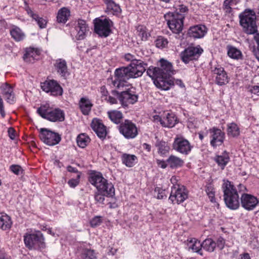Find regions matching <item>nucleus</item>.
Wrapping results in <instances>:
<instances>
[{
    "label": "nucleus",
    "mask_w": 259,
    "mask_h": 259,
    "mask_svg": "<svg viewBox=\"0 0 259 259\" xmlns=\"http://www.w3.org/2000/svg\"><path fill=\"white\" fill-rule=\"evenodd\" d=\"M159 67H149L147 70V75L153 80L154 84L158 88L167 91L173 84L170 77L174 74V70L171 63L161 59L159 61Z\"/></svg>",
    "instance_id": "1"
},
{
    "label": "nucleus",
    "mask_w": 259,
    "mask_h": 259,
    "mask_svg": "<svg viewBox=\"0 0 259 259\" xmlns=\"http://www.w3.org/2000/svg\"><path fill=\"white\" fill-rule=\"evenodd\" d=\"M224 199L226 206L231 210L239 208V196L236 187L230 181L224 180L222 185Z\"/></svg>",
    "instance_id": "2"
},
{
    "label": "nucleus",
    "mask_w": 259,
    "mask_h": 259,
    "mask_svg": "<svg viewBox=\"0 0 259 259\" xmlns=\"http://www.w3.org/2000/svg\"><path fill=\"white\" fill-rule=\"evenodd\" d=\"M239 22L244 32L248 34L257 33L256 15L252 10L246 9L239 15Z\"/></svg>",
    "instance_id": "3"
},
{
    "label": "nucleus",
    "mask_w": 259,
    "mask_h": 259,
    "mask_svg": "<svg viewBox=\"0 0 259 259\" xmlns=\"http://www.w3.org/2000/svg\"><path fill=\"white\" fill-rule=\"evenodd\" d=\"M89 181L99 192H105L107 194H114L115 190L113 184L109 183L101 173L92 174L90 176Z\"/></svg>",
    "instance_id": "4"
},
{
    "label": "nucleus",
    "mask_w": 259,
    "mask_h": 259,
    "mask_svg": "<svg viewBox=\"0 0 259 259\" xmlns=\"http://www.w3.org/2000/svg\"><path fill=\"white\" fill-rule=\"evenodd\" d=\"M164 17L169 28L174 33L178 34L183 30L185 18V16L183 14L167 12L164 15Z\"/></svg>",
    "instance_id": "5"
},
{
    "label": "nucleus",
    "mask_w": 259,
    "mask_h": 259,
    "mask_svg": "<svg viewBox=\"0 0 259 259\" xmlns=\"http://www.w3.org/2000/svg\"><path fill=\"white\" fill-rule=\"evenodd\" d=\"M24 241L26 246L30 249H39L45 247L44 238L39 231L26 234L24 236Z\"/></svg>",
    "instance_id": "6"
},
{
    "label": "nucleus",
    "mask_w": 259,
    "mask_h": 259,
    "mask_svg": "<svg viewBox=\"0 0 259 259\" xmlns=\"http://www.w3.org/2000/svg\"><path fill=\"white\" fill-rule=\"evenodd\" d=\"M37 113L44 118L53 122L62 121L65 118L64 113L58 108L52 110L46 106H41L37 109Z\"/></svg>",
    "instance_id": "7"
},
{
    "label": "nucleus",
    "mask_w": 259,
    "mask_h": 259,
    "mask_svg": "<svg viewBox=\"0 0 259 259\" xmlns=\"http://www.w3.org/2000/svg\"><path fill=\"white\" fill-rule=\"evenodd\" d=\"M125 90L118 94V98L122 106L127 107L137 102L138 96L135 89L129 85H125Z\"/></svg>",
    "instance_id": "8"
},
{
    "label": "nucleus",
    "mask_w": 259,
    "mask_h": 259,
    "mask_svg": "<svg viewBox=\"0 0 259 259\" xmlns=\"http://www.w3.org/2000/svg\"><path fill=\"white\" fill-rule=\"evenodd\" d=\"M153 119L155 122H160V124L166 127H172L177 123V118L172 112L163 111L158 115H155Z\"/></svg>",
    "instance_id": "9"
},
{
    "label": "nucleus",
    "mask_w": 259,
    "mask_h": 259,
    "mask_svg": "<svg viewBox=\"0 0 259 259\" xmlns=\"http://www.w3.org/2000/svg\"><path fill=\"white\" fill-rule=\"evenodd\" d=\"M188 198V192L183 185H175L171 187L169 199L173 204H180Z\"/></svg>",
    "instance_id": "10"
},
{
    "label": "nucleus",
    "mask_w": 259,
    "mask_h": 259,
    "mask_svg": "<svg viewBox=\"0 0 259 259\" xmlns=\"http://www.w3.org/2000/svg\"><path fill=\"white\" fill-rule=\"evenodd\" d=\"M211 71L216 84L223 85L229 82V77L224 68L220 65L216 64L211 68Z\"/></svg>",
    "instance_id": "11"
},
{
    "label": "nucleus",
    "mask_w": 259,
    "mask_h": 259,
    "mask_svg": "<svg viewBox=\"0 0 259 259\" xmlns=\"http://www.w3.org/2000/svg\"><path fill=\"white\" fill-rule=\"evenodd\" d=\"M112 22L110 19H96L95 20V31L100 36L107 37L110 33Z\"/></svg>",
    "instance_id": "12"
},
{
    "label": "nucleus",
    "mask_w": 259,
    "mask_h": 259,
    "mask_svg": "<svg viewBox=\"0 0 259 259\" xmlns=\"http://www.w3.org/2000/svg\"><path fill=\"white\" fill-rule=\"evenodd\" d=\"M203 51V49L199 46L195 47H190L181 53V58L183 62L187 64L191 61L197 59Z\"/></svg>",
    "instance_id": "13"
},
{
    "label": "nucleus",
    "mask_w": 259,
    "mask_h": 259,
    "mask_svg": "<svg viewBox=\"0 0 259 259\" xmlns=\"http://www.w3.org/2000/svg\"><path fill=\"white\" fill-rule=\"evenodd\" d=\"M172 147L176 151L185 155H188L192 148V146L187 139L178 135L175 138Z\"/></svg>",
    "instance_id": "14"
},
{
    "label": "nucleus",
    "mask_w": 259,
    "mask_h": 259,
    "mask_svg": "<svg viewBox=\"0 0 259 259\" xmlns=\"http://www.w3.org/2000/svg\"><path fill=\"white\" fill-rule=\"evenodd\" d=\"M89 31V28L86 22L83 20H78L74 29L71 31V35L73 39L77 40L84 39Z\"/></svg>",
    "instance_id": "15"
},
{
    "label": "nucleus",
    "mask_w": 259,
    "mask_h": 259,
    "mask_svg": "<svg viewBox=\"0 0 259 259\" xmlns=\"http://www.w3.org/2000/svg\"><path fill=\"white\" fill-rule=\"evenodd\" d=\"M39 137L45 144L49 146L55 145L61 140V137L58 134L46 128L40 130Z\"/></svg>",
    "instance_id": "16"
},
{
    "label": "nucleus",
    "mask_w": 259,
    "mask_h": 259,
    "mask_svg": "<svg viewBox=\"0 0 259 259\" xmlns=\"http://www.w3.org/2000/svg\"><path fill=\"white\" fill-rule=\"evenodd\" d=\"M119 131L124 137L127 139L135 138L138 133L136 125L128 120H125L124 122L120 124Z\"/></svg>",
    "instance_id": "17"
},
{
    "label": "nucleus",
    "mask_w": 259,
    "mask_h": 259,
    "mask_svg": "<svg viewBox=\"0 0 259 259\" xmlns=\"http://www.w3.org/2000/svg\"><path fill=\"white\" fill-rule=\"evenodd\" d=\"M115 79L113 81V84L114 87L118 89L124 88L125 85V81L130 78L127 67H121L117 68L115 71Z\"/></svg>",
    "instance_id": "18"
},
{
    "label": "nucleus",
    "mask_w": 259,
    "mask_h": 259,
    "mask_svg": "<svg viewBox=\"0 0 259 259\" xmlns=\"http://www.w3.org/2000/svg\"><path fill=\"white\" fill-rule=\"evenodd\" d=\"M42 90L52 96H61L63 93V89L59 84L54 80H46L41 84Z\"/></svg>",
    "instance_id": "19"
},
{
    "label": "nucleus",
    "mask_w": 259,
    "mask_h": 259,
    "mask_svg": "<svg viewBox=\"0 0 259 259\" xmlns=\"http://www.w3.org/2000/svg\"><path fill=\"white\" fill-rule=\"evenodd\" d=\"M210 134V144L213 147L216 148L222 145L225 139V134L221 130L212 127L209 130Z\"/></svg>",
    "instance_id": "20"
},
{
    "label": "nucleus",
    "mask_w": 259,
    "mask_h": 259,
    "mask_svg": "<svg viewBox=\"0 0 259 259\" xmlns=\"http://www.w3.org/2000/svg\"><path fill=\"white\" fill-rule=\"evenodd\" d=\"M240 201L241 206L248 211L253 210L259 203V201L255 196L247 193L241 195Z\"/></svg>",
    "instance_id": "21"
},
{
    "label": "nucleus",
    "mask_w": 259,
    "mask_h": 259,
    "mask_svg": "<svg viewBox=\"0 0 259 259\" xmlns=\"http://www.w3.org/2000/svg\"><path fill=\"white\" fill-rule=\"evenodd\" d=\"M144 65L141 60H135L127 66L130 78H137L142 76L146 70Z\"/></svg>",
    "instance_id": "22"
},
{
    "label": "nucleus",
    "mask_w": 259,
    "mask_h": 259,
    "mask_svg": "<svg viewBox=\"0 0 259 259\" xmlns=\"http://www.w3.org/2000/svg\"><path fill=\"white\" fill-rule=\"evenodd\" d=\"M207 29L204 25L198 24L192 26L189 28L187 35L193 39H200L203 38L207 33Z\"/></svg>",
    "instance_id": "23"
},
{
    "label": "nucleus",
    "mask_w": 259,
    "mask_h": 259,
    "mask_svg": "<svg viewBox=\"0 0 259 259\" xmlns=\"http://www.w3.org/2000/svg\"><path fill=\"white\" fill-rule=\"evenodd\" d=\"M91 126L99 138L104 139L106 137L107 135L106 128L101 120L98 118H94L91 122Z\"/></svg>",
    "instance_id": "24"
},
{
    "label": "nucleus",
    "mask_w": 259,
    "mask_h": 259,
    "mask_svg": "<svg viewBox=\"0 0 259 259\" xmlns=\"http://www.w3.org/2000/svg\"><path fill=\"white\" fill-rule=\"evenodd\" d=\"M106 5L105 12L109 15H119L121 13L120 6L114 0H102Z\"/></svg>",
    "instance_id": "25"
},
{
    "label": "nucleus",
    "mask_w": 259,
    "mask_h": 259,
    "mask_svg": "<svg viewBox=\"0 0 259 259\" xmlns=\"http://www.w3.org/2000/svg\"><path fill=\"white\" fill-rule=\"evenodd\" d=\"M3 98L9 104L15 103L16 98L13 93V88L7 83L1 87Z\"/></svg>",
    "instance_id": "26"
},
{
    "label": "nucleus",
    "mask_w": 259,
    "mask_h": 259,
    "mask_svg": "<svg viewBox=\"0 0 259 259\" xmlns=\"http://www.w3.org/2000/svg\"><path fill=\"white\" fill-rule=\"evenodd\" d=\"M187 247L189 250L194 252H197L202 255L201 248H202V243L196 238H189L187 240Z\"/></svg>",
    "instance_id": "27"
},
{
    "label": "nucleus",
    "mask_w": 259,
    "mask_h": 259,
    "mask_svg": "<svg viewBox=\"0 0 259 259\" xmlns=\"http://www.w3.org/2000/svg\"><path fill=\"white\" fill-rule=\"evenodd\" d=\"M55 68L57 73L62 77H66L69 74L66 62L62 59H59L56 61Z\"/></svg>",
    "instance_id": "28"
},
{
    "label": "nucleus",
    "mask_w": 259,
    "mask_h": 259,
    "mask_svg": "<svg viewBox=\"0 0 259 259\" xmlns=\"http://www.w3.org/2000/svg\"><path fill=\"white\" fill-rule=\"evenodd\" d=\"M40 54V51L39 50L29 48L26 49L23 58L26 62H32V61L38 59Z\"/></svg>",
    "instance_id": "29"
},
{
    "label": "nucleus",
    "mask_w": 259,
    "mask_h": 259,
    "mask_svg": "<svg viewBox=\"0 0 259 259\" xmlns=\"http://www.w3.org/2000/svg\"><path fill=\"white\" fill-rule=\"evenodd\" d=\"M230 159L229 153L224 151L215 156L214 161L222 169H224L229 162Z\"/></svg>",
    "instance_id": "30"
},
{
    "label": "nucleus",
    "mask_w": 259,
    "mask_h": 259,
    "mask_svg": "<svg viewBox=\"0 0 259 259\" xmlns=\"http://www.w3.org/2000/svg\"><path fill=\"white\" fill-rule=\"evenodd\" d=\"M226 49L227 55L230 58L236 60L243 59V54L239 49L232 45H228Z\"/></svg>",
    "instance_id": "31"
},
{
    "label": "nucleus",
    "mask_w": 259,
    "mask_h": 259,
    "mask_svg": "<svg viewBox=\"0 0 259 259\" xmlns=\"http://www.w3.org/2000/svg\"><path fill=\"white\" fill-rule=\"evenodd\" d=\"M12 37L17 42L23 40L26 37L25 33L18 27L13 26L10 30Z\"/></svg>",
    "instance_id": "32"
},
{
    "label": "nucleus",
    "mask_w": 259,
    "mask_h": 259,
    "mask_svg": "<svg viewBox=\"0 0 259 259\" xmlns=\"http://www.w3.org/2000/svg\"><path fill=\"white\" fill-rule=\"evenodd\" d=\"M79 105L82 113L84 115H88L93 106L91 100L87 97H82L80 99Z\"/></svg>",
    "instance_id": "33"
},
{
    "label": "nucleus",
    "mask_w": 259,
    "mask_h": 259,
    "mask_svg": "<svg viewBox=\"0 0 259 259\" xmlns=\"http://www.w3.org/2000/svg\"><path fill=\"white\" fill-rule=\"evenodd\" d=\"M27 12L28 14L36 22L40 28L43 29L46 27L48 21L46 18L39 17L30 9H27Z\"/></svg>",
    "instance_id": "34"
},
{
    "label": "nucleus",
    "mask_w": 259,
    "mask_h": 259,
    "mask_svg": "<svg viewBox=\"0 0 259 259\" xmlns=\"http://www.w3.org/2000/svg\"><path fill=\"white\" fill-rule=\"evenodd\" d=\"M167 164L171 168H177L182 167L184 164V161L180 157L171 155L166 160Z\"/></svg>",
    "instance_id": "35"
},
{
    "label": "nucleus",
    "mask_w": 259,
    "mask_h": 259,
    "mask_svg": "<svg viewBox=\"0 0 259 259\" xmlns=\"http://www.w3.org/2000/svg\"><path fill=\"white\" fill-rule=\"evenodd\" d=\"M70 15V12L68 9L65 7L60 9L57 14V19L59 23H65L68 20Z\"/></svg>",
    "instance_id": "36"
},
{
    "label": "nucleus",
    "mask_w": 259,
    "mask_h": 259,
    "mask_svg": "<svg viewBox=\"0 0 259 259\" xmlns=\"http://www.w3.org/2000/svg\"><path fill=\"white\" fill-rule=\"evenodd\" d=\"M122 161L126 166L133 167L137 162V158L134 155L123 154L121 156Z\"/></svg>",
    "instance_id": "37"
},
{
    "label": "nucleus",
    "mask_w": 259,
    "mask_h": 259,
    "mask_svg": "<svg viewBox=\"0 0 259 259\" xmlns=\"http://www.w3.org/2000/svg\"><path fill=\"white\" fill-rule=\"evenodd\" d=\"M227 132L228 136L230 137H236L240 135V128L238 125L234 122L227 124Z\"/></svg>",
    "instance_id": "38"
},
{
    "label": "nucleus",
    "mask_w": 259,
    "mask_h": 259,
    "mask_svg": "<svg viewBox=\"0 0 259 259\" xmlns=\"http://www.w3.org/2000/svg\"><path fill=\"white\" fill-rule=\"evenodd\" d=\"M12 225L11 219L8 214L1 212V229L3 230L9 229Z\"/></svg>",
    "instance_id": "39"
},
{
    "label": "nucleus",
    "mask_w": 259,
    "mask_h": 259,
    "mask_svg": "<svg viewBox=\"0 0 259 259\" xmlns=\"http://www.w3.org/2000/svg\"><path fill=\"white\" fill-rule=\"evenodd\" d=\"M137 34L142 40H146L150 35L146 27L143 25H139L137 27Z\"/></svg>",
    "instance_id": "40"
},
{
    "label": "nucleus",
    "mask_w": 259,
    "mask_h": 259,
    "mask_svg": "<svg viewBox=\"0 0 259 259\" xmlns=\"http://www.w3.org/2000/svg\"><path fill=\"white\" fill-rule=\"evenodd\" d=\"M202 245L204 250L211 252L216 248V242L211 238H207L203 241Z\"/></svg>",
    "instance_id": "41"
},
{
    "label": "nucleus",
    "mask_w": 259,
    "mask_h": 259,
    "mask_svg": "<svg viewBox=\"0 0 259 259\" xmlns=\"http://www.w3.org/2000/svg\"><path fill=\"white\" fill-rule=\"evenodd\" d=\"M77 145L81 148H85L90 142V138L84 134L78 135L76 139Z\"/></svg>",
    "instance_id": "42"
},
{
    "label": "nucleus",
    "mask_w": 259,
    "mask_h": 259,
    "mask_svg": "<svg viewBox=\"0 0 259 259\" xmlns=\"http://www.w3.org/2000/svg\"><path fill=\"white\" fill-rule=\"evenodd\" d=\"M109 118L115 123L120 122L122 118V114L121 112L117 110H112L108 112Z\"/></svg>",
    "instance_id": "43"
},
{
    "label": "nucleus",
    "mask_w": 259,
    "mask_h": 259,
    "mask_svg": "<svg viewBox=\"0 0 259 259\" xmlns=\"http://www.w3.org/2000/svg\"><path fill=\"white\" fill-rule=\"evenodd\" d=\"M205 191L210 201L215 202V191L213 186L211 184H208L206 186Z\"/></svg>",
    "instance_id": "44"
},
{
    "label": "nucleus",
    "mask_w": 259,
    "mask_h": 259,
    "mask_svg": "<svg viewBox=\"0 0 259 259\" xmlns=\"http://www.w3.org/2000/svg\"><path fill=\"white\" fill-rule=\"evenodd\" d=\"M168 41L166 38L162 36H159L155 40V45L157 48L163 49L167 47Z\"/></svg>",
    "instance_id": "45"
},
{
    "label": "nucleus",
    "mask_w": 259,
    "mask_h": 259,
    "mask_svg": "<svg viewBox=\"0 0 259 259\" xmlns=\"http://www.w3.org/2000/svg\"><path fill=\"white\" fill-rule=\"evenodd\" d=\"M114 194H105V192L102 193L97 191L95 194V199L97 202L102 204L105 200V196H112Z\"/></svg>",
    "instance_id": "46"
},
{
    "label": "nucleus",
    "mask_w": 259,
    "mask_h": 259,
    "mask_svg": "<svg viewBox=\"0 0 259 259\" xmlns=\"http://www.w3.org/2000/svg\"><path fill=\"white\" fill-rule=\"evenodd\" d=\"M158 150L159 153L162 155L165 154L169 150V147L165 142H160L157 145Z\"/></svg>",
    "instance_id": "47"
},
{
    "label": "nucleus",
    "mask_w": 259,
    "mask_h": 259,
    "mask_svg": "<svg viewBox=\"0 0 259 259\" xmlns=\"http://www.w3.org/2000/svg\"><path fill=\"white\" fill-rule=\"evenodd\" d=\"M235 0H225L223 3V10L227 13L232 11V6L234 4Z\"/></svg>",
    "instance_id": "48"
},
{
    "label": "nucleus",
    "mask_w": 259,
    "mask_h": 259,
    "mask_svg": "<svg viewBox=\"0 0 259 259\" xmlns=\"http://www.w3.org/2000/svg\"><path fill=\"white\" fill-rule=\"evenodd\" d=\"M81 176V173H78L75 178H72L68 182V184L70 187L74 188L79 183V180Z\"/></svg>",
    "instance_id": "49"
},
{
    "label": "nucleus",
    "mask_w": 259,
    "mask_h": 259,
    "mask_svg": "<svg viewBox=\"0 0 259 259\" xmlns=\"http://www.w3.org/2000/svg\"><path fill=\"white\" fill-rule=\"evenodd\" d=\"M83 259H97L96 255L93 250L86 249L83 253Z\"/></svg>",
    "instance_id": "50"
},
{
    "label": "nucleus",
    "mask_w": 259,
    "mask_h": 259,
    "mask_svg": "<svg viewBox=\"0 0 259 259\" xmlns=\"http://www.w3.org/2000/svg\"><path fill=\"white\" fill-rule=\"evenodd\" d=\"M154 193L157 199H163L165 196V190L158 187L155 188Z\"/></svg>",
    "instance_id": "51"
},
{
    "label": "nucleus",
    "mask_w": 259,
    "mask_h": 259,
    "mask_svg": "<svg viewBox=\"0 0 259 259\" xmlns=\"http://www.w3.org/2000/svg\"><path fill=\"white\" fill-rule=\"evenodd\" d=\"M102 222V220L101 217L96 216L91 220L90 224L92 227H96L100 225Z\"/></svg>",
    "instance_id": "52"
},
{
    "label": "nucleus",
    "mask_w": 259,
    "mask_h": 259,
    "mask_svg": "<svg viewBox=\"0 0 259 259\" xmlns=\"http://www.w3.org/2000/svg\"><path fill=\"white\" fill-rule=\"evenodd\" d=\"M175 9V12H173L174 14H183L184 16V13H186L188 11L187 7L183 5H180L176 7Z\"/></svg>",
    "instance_id": "53"
},
{
    "label": "nucleus",
    "mask_w": 259,
    "mask_h": 259,
    "mask_svg": "<svg viewBox=\"0 0 259 259\" xmlns=\"http://www.w3.org/2000/svg\"><path fill=\"white\" fill-rule=\"evenodd\" d=\"M11 170L17 175H19L22 173L23 169L19 165H12L10 166Z\"/></svg>",
    "instance_id": "54"
},
{
    "label": "nucleus",
    "mask_w": 259,
    "mask_h": 259,
    "mask_svg": "<svg viewBox=\"0 0 259 259\" xmlns=\"http://www.w3.org/2000/svg\"><path fill=\"white\" fill-rule=\"evenodd\" d=\"M216 242V247H217L220 249H222L224 248L225 241L224 238L222 237H219L218 238Z\"/></svg>",
    "instance_id": "55"
},
{
    "label": "nucleus",
    "mask_w": 259,
    "mask_h": 259,
    "mask_svg": "<svg viewBox=\"0 0 259 259\" xmlns=\"http://www.w3.org/2000/svg\"><path fill=\"white\" fill-rule=\"evenodd\" d=\"M248 89L250 93L259 96V83L256 85L250 86Z\"/></svg>",
    "instance_id": "56"
},
{
    "label": "nucleus",
    "mask_w": 259,
    "mask_h": 259,
    "mask_svg": "<svg viewBox=\"0 0 259 259\" xmlns=\"http://www.w3.org/2000/svg\"><path fill=\"white\" fill-rule=\"evenodd\" d=\"M8 134L11 140H14L16 136V133L15 130L12 127H9L8 129Z\"/></svg>",
    "instance_id": "57"
},
{
    "label": "nucleus",
    "mask_w": 259,
    "mask_h": 259,
    "mask_svg": "<svg viewBox=\"0 0 259 259\" xmlns=\"http://www.w3.org/2000/svg\"><path fill=\"white\" fill-rule=\"evenodd\" d=\"M124 58L127 61L134 62L135 60H137L135 57L131 54L127 53L124 55Z\"/></svg>",
    "instance_id": "58"
},
{
    "label": "nucleus",
    "mask_w": 259,
    "mask_h": 259,
    "mask_svg": "<svg viewBox=\"0 0 259 259\" xmlns=\"http://www.w3.org/2000/svg\"><path fill=\"white\" fill-rule=\"evenodd\" d=\"M105 100H106L107 102L109 103L110 104H114L117 103V100L111 96H107L106 98H105L104 99Z\"/></svg>",
    "instance_id": "59"
},
{
    "label": "nucleus",
    "mask_w": 259,
    "mask_h": 259,
    "mask_svg": "<svg viewBox=\"0 0 259 259\" xmlns=\"http://www.w3.org/2000/svg\"><path fill=\"white\" fill-rule=\"evenodd\" d=\"M157 163L158 165V166L162 168H165L167 167L168 165L167 161H165L164 160H157Z\"/></svg>",
    "instance_id": "60"
},
{
    "label": "nucleus",
    "mask_w": 259,
    "mask_h": 259,
    "mask_svg": "<svg viewBox=\"0 0 259 259\" xmlns=\"http://www.w3.org/2000/svg\"><path fill=\"white\" fill-rule=\"evenodd\" d=\"M100 93L102 97H104V98L108 96V91L104 86H102L100 88Z\"/></svg>",
    "instance_id": "61"
},
{
    "label": "nucleus",
    "mask_w": 259,
    "mask_h": 259,
    "mask_svg": "<svg viewBox=\"0 0 259 259\" xmlns=\"http://www.w3.org/2000/svg\"><path fill=\"white\" fill-rule=\"evenodd\" d=\"M67 169L68 171L69 172H74V173H76L77 175L78 174V173H80V172H79L77 169L76 168H74L71 166H67Z\"/></svg>",
    "instance_id": "62"
},
{
    "label": "nucleus",
    "mask_w": 259,
    "mask_h": 259,
    "mask_svg": "<svg viewBox=\"0 0 259 259\" xmlns=\"http://www.w3.org/2000/svg\"><path fill=\"white\" fill-rule=\"evenodd\" d=\"M239 259H250V257L248 253H244L240 255Z\"/></svg>",
    "instance_id": "63"
},
{
    "label": "nucleus",
    "mask_w": 259,
    "mask_h": 259,
    "mask_svg": "<svg viewBox=\"0 0 259 259\" xmlns=\"http://www.w3.org/2000/svg\"><path fill=\"white\" fill-rule=\"evenodd\" d=\"M254 39L257 43V49L259 50V33H256L254 34Z\"/></svg>",
    "instance_id": "64"
}]
</instances>
